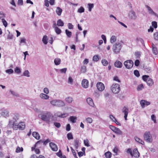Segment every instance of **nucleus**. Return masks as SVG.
<instances>
[{"instance_id": "1", "label": "nucleus", "mask_w": 158, "mask_h": 158, "mask_svg": "<svg viewBox=\"0 0 158 158\" xmlns=\"http://www.w3.org/2000/svg\"><path fill=\"white\" fill-rule=\"evenodd\" d=\"M53 115L51 113L49 112H46L43 114L41 116V119L45 121L48 123H50L53 120Z\"/></svg>"}, {"instance_id": "2", "label": "nucleus", "mask_w": 158, "mask_h": 158, "mask_svg": "<svg viewBox=\"0 0 158 158\" xmlns=\"http://www.w3.org/2000/svg\"><path fill=\"white\" fill-rule=\"evenodd\" d=\"M19 115L17 114H15L14 115V116L13 117L12 120H10L9 121V125L11 127H14L15 125H16V122L19 119Z\"/></svg>"}, {"instance_id": "3", "label": "nucleus", "mask_w": 158, "mask_h": 158, "mask_svg": "<svg viewBox=\"0 0 158 158\" xmlns=\"http://www.w3.org/2000/svg\"><path fill=\"white\" fill-rule=\"evenodd\" d=\"M111 89L113 93L115 94H118L120 90V85L118 84H113L112 85Z\"/></svg>"}, {"instance_id": "4", "label": "nucleus", "mask_w": 158, "mask_h": 158, "mask_svg": "<svg viewBox=\"0 0 158 158\" xmlns=\"http://www.w3.org/2000/svg\"><path fill=\"white\" fill-rule=\"evenodd\" d=\"M52 104L58 106H63L64 105V103L61 100L57 99H53L51 101Z\"/></svg>"}, {"instance_id": "5", "label": "nucleus", "mask_w": 158, "mask_h": 158, "mask_svg": "<svg viewBox=\"0 0 158 158\" xmlns=\"http://www.w3.org/2000/svg\"><path fill=\"white\" fill-rule=\"evenodd\" d=\"M143 136L144 139L147 142L151 143L152 141V136L149 131L146 132L144 134Z\"/></svg>"}, {"instance_id": "6", "label": "nucleus", "mask_w": 158, "mask_h": 158, "mask_svg": "<svg viewBox=\"0 0 158 158\" xmlns=\"http://www.w3.org/2000/svg\"><path fill=\"white\" fill-rule=\"evenodd\" d=\"M25 128V124L24 122H21L18 124L15 125L13 127V129L15 130H17L19 129L21 130H23Z\"/></svg>"}, {"instance_id": "7", "label": "nucleus", "mask_w": 158, "mask_h": 158, "mask_svg": "<svg viewBox=\"0 0 158 158\" xmlns=\"http://www.w3.org/2000/svg\"><path fill=\"white\" fill-rule=\"evenodd\" d=\"M124 64L127 69H130L133 66L134 63L132 60H128L124 62Z\"/></svg>"}, {"instance_id": "8", "label": "nucleus", "mask_w": 158, "mask_h": 158, "mask_svg": "<svg viewBox=\"0 0 158 158\" xmlns=\"http://www.w3.org/2000/svg\"><path fill=\"white\" fill-rule=\"evenodd\" d=\"M121 48V47L120 43H116L115 45L113 46V49L114 52L117 54L120 51Z\"/></svg>"}, {"instance_id": "9", "label": "nucleus", "mask_w": 158, "mask_h": 158, "mask_svg": "<svg viewBox=\"0 0 158 158\" xmlns=\"http://www.w3.org/2000/svg\"><path fill=\"white\" fill-rule=\"evenodd\" d=\"M109 128L115 133L118 135H122V131L118 128L114 127L112 125H110Z\"/></svg>"}, {"instance_id": "10", "label": "nucleus", "mask_w": 158, "mask_h": 158, "mask_svg": "<svg viewBox=\"0 0 158 158\" xmlns=\"http://www.w3.org/2000/svg\"><path fill=\"white\" fill-rule=\"evenodd\" d=\"M128 16L129 18L132 20H135L137 18V16L135 11L132 10H131L129 11Z\"/></svg>"}, {"instance_id": "11", "label": "nucleus", "mask_w": 158, "mask_h": 158, "mask_svg": "<svg viewBox=\"0 0 158 158\" xmlns=\"http://www.w3.org/2000/svg\"><path fill=\"white\" fill-rule=\"evenodd\" d=\"M9 112L8 109L3 108L1 110V114L3 117L5 118L8 117L9 116Z\"/></svg>"}, {"instance_id": "12", "label": "nucleus", "mask_w": 158, "mask_h": 158, "mask_svg": "<svg viewBox=\"0 0 158 158\" xmlns=\"http://www.w3.org/2000/svg\"><path fill=\"white\" fill-rule=\"evenodd\" d=\"M129 109L127 106H124L122 109V111L124 114V118L125 119L127 120V118L128 113Z\"/></svg>"}, {"instance_id": "13", "label": "nucleus", "mask_w": 158, "mask_h": 158, "mask_svg": "<svg viewBox=\"0 0 158 158\" xmlns=\"http://www.w3.org/2000/svg\"><path fill=\"white\" fill-rule=\"evenodd\" d=\"M145 7L147 9V10L149 14L154 15L155 16L158 17V15L153 10L148 6L145 5Z\"/></svg>"}, {"instance_id": "14", "label": "nucleus", "mask_w": 158, "mask_h": 158, "mask_svg": "<svg viewBox=\"0 0 158 158\" xmlns=\"http://www.w3.org/2000/svg\"><path fill=\"white\" fill-rule=\"evenodd\" d=\"M97 89L100 91H102L105 89L104 84L101 82H98L96 85Z\"/></svg>"}, {"instance_id": "15", "label": "nucleus", "mask_w": 158, "mask_h": 158, "mask_svg": "<svg viewBox=\"0 0 158 158\" xmlns=\"http://www.w3.org/2000/svg\"><path fill=\"white\" fill-rule=\"evenodd\" d=\"M140 103L143 108L145 106H148L150 104V102L146 101L142 99L140 102Z\"/></svg>"}, {"instance_id": "16", "label": "nucleus", "mask_w": 158, "mask_h": 158, "mask_svg": "<svg viewBox=\"0 0 158 158\" xmlns=\"http://www.w3.org/2000/svg\"><path fill=\"white\" fill-rule=\"evenodd\" d=\"M81 85L84 88H87L89 86L88 81L86 79H84L81 82Z\"/></svg>"}, {"instance_id": "17", "label": "nucleus", "mask_w": 158, "mask_h": 158, "mask_svg": "<svg viewBox=\"0 0 158 158\" xmlns=\"http://www.w3.org/2000/svg\"><path fill=\"white\" fill-rule=\"evenodd\" d=\"M49 145L52 150L54 151H56L58 150V148L57 145L52 142L50 143Z\"/></svg>"}, {"instance_id": "18", "label": "nucleus", "mask_w": 158, "mask_h": 158, "mask_svg": "<svg viewBox=\"0 0 158 158\" xmlns=\"http://www.w3.org/2000/svg\"><path fill=\"white\" fill-rule=\"evenodd\" d=\"M114 65L117 68H121L122 67L123 64L119 60H116L114 63Z\"/></svg>"}, {"instance_id": "19", "label": "nucleus", "mask_w": 158, "mask_h": 158, "mask_svg": "<svg viewBox=\"0 0 158 158\" xmlns=\"http://www.w3.org/2000/svg\"><path fill=\"white\" fill-rule=\"evenodd\" d=\"M132 156H134L135 157H139V154L137 149H134L132 153Z\"/></svg>"}, {"instance_id": "20", "label": "nucleus", "mask_w": 158, "mask_h": 158, "mask_svg": "<svg viewBox=\"0 0 158 158\" xmlns=\"http://www.w3.org/2000/svg\"><path fill=\"white\" fill-rule=\"evenodd\" d=\"M32 135L37 139H40V136L39 134L36 132L34 131L33 132Z\"/></svg>"}, {"instance_id": "21", "label": "nucleus", "mask_w": 158, "mask_h": 158, "mask_svg": "<svg viewBox=\"0 0 158 158\" xmlns=\"http://www.w3.org/2000/svg\"><path fill=\"white\" fill-rule=\"evenodd\" d=\"M135 139L136 141L137 142L140 143L143 145L144 144V142L141 139L138 137H135Z\"/></svg>"}, {"instance_id": "22", "label": "nucleus", "mask_w": 158, "mask_h": 158, "mask_svg": "<svg viewBox=\"0 0 158 158\" xmlns=\"http://www.w3.org/2000/svg\"><path fill=\"white\" fill-rule=\"evenodd\" d=\"M56 11L57 14L58 16H60L61 14V13L62 11V10L60 7H56Z\"/></svg>"}, {"instance_id": "23", "label": "nucleus", "mask_w": 158, "mask_h": 158, "mask_svg": "<svg viewBox=\"0 0 158 158\" xmlns=\"http://www.w3.org/2000/svg\"><path fill=\"white\" fill-rule=\"evenodd\" d=\"M74 146L76 149H78L79 146L80 144V142L79 140L76 139L74 140Z\"/></svg>"}, {"instance_id": "24", "label": "nucleus", "mask_w": 158, "mask_h": 158, "mask_svg": "<svg viewBox=\"0 0 158 158\" xmlns=\"http://www.w3.org/2000/svg\"><path fill=\"white\" fill-rule=\"evenodd\" d=\"M48 40L47 36L46 35H45L43 36L42 41L44 44H46L48 43Z\"/></svg>"}, {"instance_id": "25", "label": "nucleus", "mask_w": 158, "mask_h": 158, "mask_svg": "<svg viewBox=\"0 0 158 158\" xmlns=\"http://www.w3.org/2000/svg\"><path fill=\"white\" fill-rule=\"evenodd\" d=\"M87 103L91 106L94 107V104L93 99H86Z\"/></svg>"}, {"instance_id": "26", "label": "nucleus", "mask_w": 158, "mask_h": 158, "mask_svg": "<svg viewBox=\"0 0 158 158\" xmlns=\"http://www.w3.org/2000/svg\"><path fill=\"white\" fill-rule=\"evenodd\" d=\"M69 120L73 123H75L76 122L77 118L73 116H71L69 118Z\"/></svg>"}, {"instance_id": "27", "label": "nucleus", "mask_w": 158, "mask_h": 158, "mask_svg": "<svg viewBox=\"0 0 158 158\" xmlns=\"http://www.w3.org/2000/svg\"><path fill=\"white\" fill-rule=\"evenodd\" d=\"M57 25L58 26L62 27L64 25V23L61 19H60L57 21Z\"/></svg>"}, {"instance_id": "28", "label": "nucleus", "mask_w": 158, "mask_h": 158, "mask_svg": "<svg viewBox=\"0 0 158 158\" xmlns=\"http://www.w3.org/2000/svg\"><path fill=\"white\" fill-rule=\"evenodd\" d=\"M61 62V60L60 58H56L55 59L54 62L56 65H58L60 64Z\"/></svg>"}, {"instance_id": "29", "label": "nucleus", "mask_w": 158, "mask_h": 158, "mask_svg": "<svg viewBox=\"0 0 158 158\" xmlns=\"http://www.w3.org/2000/svg\"><path fill=\"white\" fill-rule=\"evenodd\" d=\"M40 97L42 99H48L49 98L48 95L44 94H41L40 95Z\"/></svg>"}, {"instance_id": "30", "label": "nucleus", "mask_w": 158, "mask_h": 158, "mask_svg": "<svg viewBox=\"0 0 158 158\" xmlns=\"http://www.w3.org/2000/svg\"><path fill=\"white\" fill-rule=\"evenodd\" d=\"M69 114L67 113H64L61 114L60 115H58V117L61 118H66L69 116Z\"/></svg>"}, {"instance_id": "31", "label": "nucleus", "mask_w": 158, "mask_h": 158, "mask_svg": "<svg viewBox=\"0 0 158 158\" xmlns=\"http://www.w3.org/2000/svg\"><path fill=\"white\" fill-rule=\"evenodd\" d=\"M56 155L61 158H66L65 156H62V153L60 150L58 152L56 153Z\"/></svg>"}, {"instance_id": "32", "label": "nucleus", "mask_w": 158, "mask_h": 158, "mask_svg": "<svg viewBox=\"0 0 158 158\" xmlns=\"http://www.w3.org/2000/svg\"><path fill=\"white\" fill-rule=\"evenodd\" d=\"M142 78L144 81L146 82L148 81L150 79L148 76L146 75H143L142 76Z\"/></svg>"}, {"instance_id": "33", "label": "nucleus", "mask_w": 158, "mask_h": 158, "mask_svg": "<svg viewBox=\"0 0 158 158\" xmlns=\"http://www.w3.org/2000/svg\"><path fill=\"white\" fill-rule=\"evenodd\" d=\"M105 156L106 158H110L111 156V153L108 151L105 153Z\"/></svg>"}, {"instance_id": "34", "label": "nucleus", "mask_w": 158, "mask_h": 158, "mask_svg": "<svg viewBox=\"0 0 158 158\" xmlns=\"http://www.w3.org/2000/svg\"><path fill=\"white\" fill-rule=\"evenodd\" d=\"M54 29L56 33L57 34H60L61 33V30L58 27H56Z\"/></svg>"}, {"instance_id": "35", "label": "nucleus", "mask_w": 158, "mask_h": 158, "mask_svg": "<svg viewBox=\"0 0 158 158\" xmlns=\"http://www.w3.org/2000/svg\"><path fill=\"white\" fill-rule=\"evenodd\" d=\"M136 41L137 42H140L141 44L144 45V42L143 40L142 39L140 38H137L136 39Z\"/></svg>"}, {"instance_id": "36", "label": "nucleus", "mask_w": 158, "mask_h": 158, "mask_svg": "<svg viewBox=\"0 0 158 158\" xmlns=\"http://www.w3.org/2000/svg\"><path fill=\"white\" fill-rule=\"evenodd\" d=\"M147 85L149 86H152L153 84L152 80L151 78L146 82Z\"/></svg>"}, {"instance_id": "37", "label": "nucleus", "mask_w": 158, "mask_h": 158, "mask_svg": "<svg viewBox=\"0 0 158 158\" xmlns=\"http://www.w3.org/2000/svg\"><path fill=\"white\" fill-rule=\"evenodd\" d=\"M65 31L66 34L68 37L69 38H70L72 35V32L67 29H66Z\"/></svg>"}, {"instance_id": "38", "label": "nucleus", "mask_w": 158, "mask_h": 158, "mask_svg": "<svg viewBox=\"0 0 158 158\" xmlns=\"http://www.w3.org/2000/svg\"><path fill=\"white\" fill-rule=\"evenodd\" d=\"M29 74L30 73L29 71L27 70L24 71L23 73V75L25 76L29 77H30Z\"/></svg>"}, {"instance_id": "39", "label": "nucleus", "mask_w": 158, "mask_h": 158, "mask_svg": "<svg viewBox=\"0 0 158 158\" xmlns=\"http://www.w3.org/2000/svg\"><path fill=\"white\" fill-rule=\"evenodd\" d=\"M89 10L91 11L92 9L94 7V5L93 4L89 3L88 4Z\"/></svg>"}, {"instance_id": "40", "label": "nucleus", "mask_w": 158, "mask_h": 158, "mask_svg": "<svg viewBox=\"0 0 158 158\" xmlns=\"http://www.w3.org/2000/svg\"><path fill=\"white\" fill-rule=\"evenodd\" d=\"M86 121L87 123L91 124L93 122V119L91 118L88 117L86 118Z\"/></svg>"}, {"instance_id": "41", "label": "nucleus", "mask_w": 158, "mask_h": 158, "mask_svg": "<svg viewBox=\"0 0 158 158\" xmlns=\"http://www.w3.org/2000/svg\"><path fill=\"white\" fill-rule=\"evenodd\" d=\"M84 143L85 146L87 147L90 146L89 142L88 140L87 139H86L84 140Z\"/></svg>"}, {"instance_id": "42", "label": "nucleus", "mask_w": 158, "mask_h": 158, "mask_svg": "<svg viewBox=\"0 0 158 158\" xmlns=\"http://www.w3.org/2000/svg\"><path fill=\"white\" fill-rule=\"evenodd\" d=\"M116 40V38L115 36L113 35L110 38V42L111 43L115 42Z\"/></svg>"}, {"instance_id": "43", "label": "nucleus", "mask_w": 158, "mask_h": 158, "mask_svg": "<svg viewBox=\"0 0 158 158\" xmlns=\"http://www.w3.org/2000/svg\"><path fill=\"white\" fill-rule=\"evenodd\" d=\"M85 11V9L82 6H81L77 10V12L79 13H82L84 12Z\"/></svg>"}, {"instance_id": "44", "label": "nucleus", "mask_w": 158, "mask_h": 158, "mask_svg": "<svg viewBox=\"0 0 158 158\" xmlns=\"http://www.w3.org/2000/svg\"><path fill=\"white\" fill-rule=\"evenodd\" d=\"M67 137L69 140L72 139H73V135L71 133H69L67 135Z\"/></svg>"}, {"instance_id": "45", "label": "nucleus", "mask_w": 158, "mask_h": 158, "mask_svg": "<svg viewBox=\"0 0 158 158\" xmlns=\"http://www.w3.org/2000/svg\"><path fill=\"white\" fill-rule=\"evenodd\" d=\"M5 72L6 73L8 74H12L14 73L13 70L11 69L6 70Z\"/></svg>"}, {"instance_id": "46", "label": "nucleus", "mask_w": 158, "mask_h": 158, "mask_svg": "<svg viewBox=\"0 0 158 158\" xmlns=\"http://www.w3.org/2000/svg\"><path fill=\"white\" fill-rule=\"evenodd\" d=\"M5 17V14L2 12H0V19L2 20Z\"/></svg>"}, {"instance_id": "47", "label": "nucleus", "mask_w": 158, "mask_h": 158, "mask_svg": "<svg viewBox=\"0 0 158 158\" xmlns=\"http://www.w3.org/2000/svg\"><path fill=\"white\" fill-rule=\"evenodd\" d=\"M102 64L104 66H106L108 63L106 59H103L102 60Z\"/></svg>"}, {"instance_id": "48", "label": "nucleus", "mask_w": 158, "mask_h": 158, "mask_svg": "<svg viewBox=\"0 0 158 158\" xmlns=\"http://www.w3.org/2000/svg\"><path fill=\"white\" fill-rule=\"evenodd\" d=\"M10 92L11 94L14 96H16L17 97H18L19 96V94H18L16 92L12 91V90H10Z\"/></svg>"}, {"instance_id": "49", "label": "nucleus", "mask_w": 158, "mask_h": 158, "mask_svg": "<svg viewBox=\"0 0 158 158\" xmlns=\"http://www.w3.org/2000/svg\"><path fill=\"white\" fill-rule=\"evenodd\" d=\"M15 72L19 74L21 73V71L19 68L18 67H16L15 69Z\"/></svg>"}, {"instance_id": "50", "label": "nucleus", "mask_w": 158, "mask_h": 158, "mask_svg": "<svg viewBox=\"0 0 158 158\" xmlns=\"http://www.w3.org/2000/svg\"><path fill=\"white\" fill-rule=\"evenodd\" d=\"M144 88L142 84H140L138 86L137 89L138 90H142Z\"/></svg>"}, {"instance_id": "51", "label": "nucleus", "mask_w": 158, "mask_h": 158, "mask_svg": "<svg viewBox=\"0 0 158 158\" xmlns=\"http://www.w3.org/2000/svg\"><path fill=\"white\" fill-rule=\"evenodd\" d=\"M23 150V149L22 147L20 148L19 147H18L16 150V152H22Z\"/></svg>"}, {"instance_id": "52", "label": "nucleus", "mask_w": 158, "mask_h": 158, "mask_svg": "<svg viewBox=\"0 0 158 158\" xmlns=\"http://www.w3.org/2000/svg\"><path fill=\"white\" fill-rule=\"evenodd\" d=\"M152 26L155 28H157V23L156 21H153L152 23Z\"/></svg>"}, {"instance_id": "53", "label": "nucleus", "mask_w": 158, "mask_h": 158, "mask_svg": "<svg viewBox=\"0 0 158 158\" xmlns=\"http://www.w3.org/2000/svg\"><path fill=\"white\" fill-rule=\"evenodd\" d=\"M99 59L98 56V55H95L93 57V60L95 61H98Z\"/></svg>"}, {"instance_id": "54", "label": "nucleus", "mask_w": 158, "mask_h": 158, "mask_svg": "<svg viewBox=\"0 0 158 158\" xmlns=\"http://www.w3.org/2000/svg\"><path fill=\"white\" fill-rule=\"evenodd\" d=\"M86 71V67L85 66H83L81 67V71L82 73H85Z\"/></svg>"}, {"instance_id": "55", "label": "nucleus", "mask_w": 158, "mask_h": 158, "mask_svg": "<svg viewBox=\"0 0 158 158\" xmlns=\"http://www.w3.org/2000/svg\"><path fill=\"white\" fill-rule=\"evenodd\" d=\"M152 52L155 55H156L158 53L157 50L156 48H152Z\"/></svg>"}, {"instance_id": "56", "label": "nucleus", "mask_w": 158, "mask_h": 158, "mask_svg": "<svg viewBox=\"0 0 158 158\" xmlns=\"http://www.w3.org/2000/svg\"><path fill=\"white\" fill-rule=\"evenodd\" d=\"M134 75L137 77H139L140 76L139 72L137 70H135L134 71Z\"/></svg>"}, {"instance_id": "57", "label": "nucleus", "mask_w": 158, "mask_h": 158, "mask_svg": "<svg viewBox=\"0 0 158 158\" xmlns=\"http://www.w3.org/2000/svg\"><path fill=\"white\" fill-rule=\"evenodd\" d=\"M151 118L152 120H153L154 123H156V117L154 114H152L151 116Z\"/></svg>"}, {"instance_id": "58", "label": "nucleus", "mask_w": 158, "mask_h": 158, "mask_svg": "<svg viewBox=\"0 0 158 158\" xmlns=\"http://www.w3.org/2000/svg\"><path fill=\"white\" fill-rule=\"evenodd\" d=\"M71 149L72 153L73 154L74 156L75 157V158H78L77 156L76 153L75 151L72 147H71Z\"/></svg>"}, {"instance_id": "59", "label": "nucleus", "mask_w": 158, "mask_h": 158, "mask_svg": "<svg viewBox=\"0 0 158 158\" xmlns=\"http://www.w3.org/2000/svg\"><path fill=\"white\" fill-rule=\"evenodd\" d=\"M68 28L70 29H72L73 28V26L71 23H68Z\"/></svg>"}, {"instance_id": "60", "label": "nucleus", "mask_w": 158, "mask_h": 158, "mask_svg": "<svg viewBox=\"0 0 158 158\" xmlns=\"http://www.w3.org/2000/svg\"><path fill=\"white\" fill-rule=\"evenodd\" d=\"M154 39L156 40H158V32H156L154 34Z\"/></svg>"}, {"instance_id": "61", "label": "nucleus", "mask_w": 158, "mask_h": 158, "mask_svg": "<svg viewBox=\"0 0 158 158\" xmlns=\"http://www.w3.org/2000/svg\"><path fill=\"white\" fill-rule=\"evenodd\" d=\"M2 22L3 25L5 27H6L7 25V23L6 21L5 20V19H2Z\"/></svg>"}, {"instance_id": "62", "label": "nucleus", "mask_w": 158, "mask_h": 158, "mask_svg": "<svg viewBox=\"0 0 158 158\" xmlns=\"http://www.w3.org/2000/svg\"><path fill=\"white\" fill-rule=\"evenodd\" d=\"M54 125L57 128H59L60 127V124L59 123L55 122L54 123Z\"/></svg>"}, {"instance_id": "63", "label": "nucleus", "mask_w": 158, "mask_h": 158, "mask_svg": "<svg viewBox=\"0 0 158 158\" xmlns=\"http://www.w3.org/2000/svg\"><path fill=\"white\" fill-rule=\"evenodd\" d=\"M104 96L106 98H110V94L108 92H106L104 94Z\"/></svg>"}, {"instance_id": "64", "label": "nucleus", "mask_w": 158, "mask_h": 158, "mask_svg": "<svg viewBox=\"0 0 158 158\" xmlns=\"http://www.w3.org/2000/svg\"><path fill=\"white\" fill-rule=\"evenodd\" d=\"M109 117L111 119L113 122H114L116 120V119L115 117L111 114L109 116Z\"/></svg>"}]
</instances>
